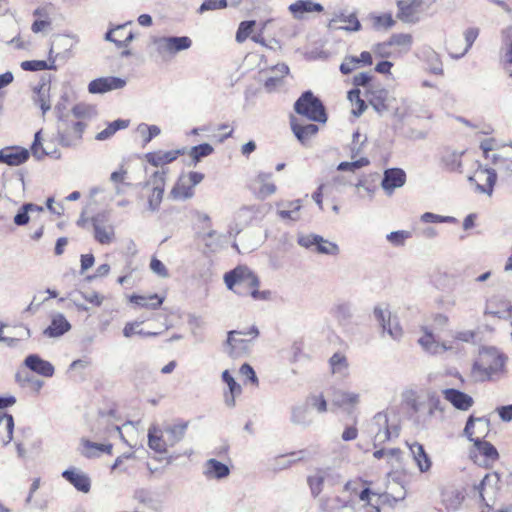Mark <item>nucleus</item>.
<instances>
[{
  "label": "nucleus",
  "instance_id": "1",
  "mask_svg": "<svg viewBox=\"0 0 512 512\" xmlns=\"http://www.w3.org/2000/svg\"><path fill=\"white\" fill-rule=\"evenodd\" d=\"M485 159L491 162L495 169L479 167L474 175L469 177V181L476 183L478 192L490 196L497 179L496 170L503 173L512 172V147L502 146L499 152H494Z\"/></svg>",
  "mask_w": 512,
  "mask_h": 512
},
{
  "label": "nucleus",
  "instance_id": "2",
  "mask_svg": "<svg viewBox=\"0 0 512 512\" xmlns=\"http://www.w3.org/2000/svg\"><path fill=\"white\" fill-rule=\"evenodd\" d=\"M224 282L229 290L239 296H251L257 301H268L272 296L269 290H258L259 278L246 266H238L225 273Z\"/></svg>",
  "mask_w": 512,
  "mask_h": 512
},
{
  "label": "nucleus",
  "instance_id": "3",
  "mask_svg": "<svg viewBox=\"0 0 512 512\" xmlns=\"http://www.w3.org/2000/svg\"><path fill=\"white\" fill-rule=\"evenodd\" d=\"M507 358L494 347H484L479 351L471 368V377L476 382L499 379L505 374Z\"/></svg>",
  "mask_w": 512,
  "mask_h": 512
},
{
  "label": "nucleus",
  "instance_id": "4",
  "mask_svg": "<svg viewBox=\"0 0 512 512\" xmlns=\"http://www.w3.org/2000/svg\"><path fill=\"white\" fill-rule=\"evenodd\" d=\"M297 117L308 121L325 123L327 115L322 102L311 91L304 92L294 104Z\"/></svg>",
  "mask_w": 512,
  "mask_h": 512
},
{
  "label": "nucleus",
  "instance_id": "5",
  "mask_svg": "<svg viewBox=\"0 0 512 512\" xmlns=\"http://www.w3.org/2000/svg\"><path fill=\"white\" fill-rule=\"evenodd\" d=\"M478 422L479 425L483 427V431L488 430L489 421L485 418H475L473 416H470L466 422V426L464 428V434L467 436V438L470 441L474 442L475 448L477 451L480 452L482 456L485 457L483 464H487V462L491 461L494 462L498 459L499 454L496 450V448L487 441H482L479 436L474 437L475 432L472 430L474 428V423Z\"/></svg>",
  "mask_w": 512,
  "mask_h": 512
},
{
  "label": "nucleus",
  "instance_id": "6",
  "mask_svg": "<svg viewBox=\"0 0 512 512\" xmlns=\"http://www.w3.org/2000/svg\"><path fill=\"white\" fill-rule=\"evenodd\" d=\"M153 43L159 56L171 58L179 52L190 49L193 42L188 36H162L155 38Z\"/></svg>",
  "mask_w": 512,
  "mask_h": 512
},
{
  "label": "nucleus",
  "instance_id": "7",
  "mask_svg": "<svg viewBox=\"0 0 512 512\" xmlns=\"http://www.w3.org/2000/svg\"><path fill=\"white\" fill-rule=\"evenodd\" d=\"M405 496L406 491L403 486L399 488L396 494L388 492L378 494L376 492H372V494H370L365 500L355 501L352 498L351 509L353 512H380V501H389L391 497L394 502H398L404 500Z\"/></svg>",
  "mask_w": 512,
  "mask_h": 512
},
{
  "label": "nucleus",
  "instance_id": "8",
  "mask_svg": "<svg viewBox=\"0 0 512 512\" xmlns=\"http://www.w3.org/2000/svg\"><path fill=\"white\" fill-rule=\"evenodd\" d=\"M297 243L306 249H310L318 254L337 256L340 253V248L337 243L323 238L318 234H303L299 235Z\"/></svg>",
  "mask_w": 512,
  "mask_h": 512
},
{
  "label": "nucleus",
  "instance_id": "9",
  "mask_svg": "<svg viewBox=\"0 0 512 512\" xmlns=\"http://www.w3.org/2000/svg\"><path fill=\"white\" fill-rule=\"evenodd\" d=\"M204 179L200 172H189L181 175L171 190V197L175 200H187L194 196V188Z\"/></svg>",
  "mask_w": 512,
  "mask_h": 512
},
{
  "label": "nucleus",
  "instance_id": "10",
  "mask_svg": "<svg viewBox=\"0 0 512 512\" xmlns=\"http://www.w3.org/2000/svg\"><path fill=\"white\" fill-rule=\"evenodd\" d=\"M370 432L374 434V446L384 444L392 437L399 435L397 426H390L388 423V416L386 413H377L370 424Z\"/></svg>",
  "mask_w": 512,
  "mask_h": 512
},
{
  "label": "nucleus",
  "instance_id": "11",
  "mask_svg": "<svg viewBox=\"0 0 512 512\" xmlns=\"http://www.w3.org/2000/svg\"><path fill=\"white\" fill-rule=\"evenodd\" d=\"M165 170H158L153 173L150 180L145 183V187L152 186V190L147 197V209L154 213L160 209L165 191Z\"/></svg>",
  "mask_w": 512,
  "mask_h": 512
},
{
  "label": "nucleus",
  "instance_id": "12",
  "mask_svg": "<svg viewBox=\"0 0 512 512\" xmlns=\"http://www.w3.org/2000/svg\"><path fill=\"white\" fill-rule=\"evenodd\" d=\"M94 238L102 245H109L115 240V227L110 223V217L107 212H100L91 219Z\"/></svg>",
  "mask_w": 512,
  "mask_h": 512
},
{
  "label": "nucleus",
  "instance_id": "13",
  "mask_svg": "<svg viewBox=\"0 0 512 512\" xmlns=\"http://www.w3.org/2000/svg\"><path fill=\"white\" fill-rule=\"evenodd\" d=\"M374 317L392 339L399 340L402 337V328L398 320L392 318L391 312L387 307L377 306L374 308Z\"/></svg>",
  "mask_w": 512,
  "mask_h": 512
},
{
  "label": "nucleus",
  "instance_id": "14",
  "mask_svg": "<svg viewBox=\"0 0 512 512\" xmlns=\"http://www.w3.org/2000/svg\"><path fill=\"white\" fill-rule=\"evenodd\" d=\"M250 189L259 199H266L273 195L277 187L272 181V174L260 172L251 180Z\"/></svg>",
  "mask_w": 512,
  "mask_h": 512
},
{
  "label": "nucleus",
  "instance_id": "15",
  "mask_svg": "<svg viewBox=\"0 0 512 512\" xmlns=\"http://www.w3.org/2000/svg\"><path fill=\"white\" fill-rule=\"evenodd\" d=\"M332 404L346 411H353L361 402V395L348 389H335L332 393Z\"/></svg>",
  "mask_w": 512,
  "mask_h": 512
},
{
  "label": "nucleus",
  "instance_id": "16",
  "mask_svg": "<svg viewBox=\"0 0 512 512\" xmlns=\"http://www.w3.org/2000/svg\"><path fill=\"white\" fill-rule=\"evenodd\" d=\"M126 80L120 77L107 76L92 80L88 84V91L91 94H103L113 90H119L126 86Z\"/></svg>",
  "mask_w": 512,
  "mask_h": 512
},
{
  "label": "nucleus",
  "instance_id": "17",
  "mask_svg": "<svg viewBox=\"0 0 512 512\" xmlns=\"http://www.w3.org/2000/svg\"><path fill=\"white\" fill-rule=\"evenodd\" d=\"M259 334L257 327L252 326L247 331H230L228 333L227 345L230 347V355L236 356L237 350L246 347L247 343L255 339Z\"/></svg>",
  "mask_w": 512,
  "mask_h": 512
},
{
  "label": "nucleus",
  "instance_id": "18",
  "mask_svg": "<svg viewBox=\"0 0 512 512\" xmlns=\"http://www.w3.org/2000/svg\"><path fill=\"white\" fill-rule=\"evenodd\" d=\"M443 398L456 410L468 411L474 405V399L469 394L455 388L441 390Z\"/></svg>",
  "mask_w": 512,
  "mask_h": 512
},
{
  "label": "nucleus",
  "instance_id": "19",
  "mask_svg": "<svg viewBox=\"0 0 512 512\" xmlns=\"http://www.w3.org/2000/svg\"><path fill=\"white\" fill-rule=\"evenodd\" d=\"M30 156L28 149L20 146H7L0 149V164L19 166L25 163Z\"/></svg>",
  "mask_w": 512,
  "mask_h": 512
},
{
  "label": "nucleus",
  "instance_id": "20",
  "mask_svg": "<svg viewBox=\"0 0 512 512\" xmlns=\"http://www.w3.org/2000/svg\"><path fill=\"white\" fill-rule=\"evenodd\" d=\"M328 28L331 30H345L348 32H356L361 29V24L354 13L346 14L343 12L336 13L330 19Z\"/></svg>",
  "mask_w": 512,
  "mask_h": 512
},
{
  "label": "nucleus",
  "instance_id": "21",
  "mask_svg": "<svg viewBox=\"0 0 512 512\" xmlns=\"http://www.w3.org/2000/svg\"><path fill=\"white\" fill-rule=\"evenodd\" d=\"M230 473V467L215 458L206 460L202 467V474L207 480L221 481L226 479Z\"/></svg>",
  "mask_w": 512,
  "mask_h": 512
},
{
  "label": "nucleus",
  "instance_id": "22",
  "mask_svg": "<svg viewBox=\"0 0 512 512\" xmlns=\"http://www.w3.org/2000/svg\"><path fill=\"white\" fill-rule=\"evenodd\" d=\"M290 125L294 135L302 144L307 143L319 130L316 124L305 123L304 119L297 116H291Z\"/></svg>",
  "mask_w": 512,
  "mask_h": 512
},
{
  "label": "nucleus",
  "instance_id": "23",
  "mask_svg": "<svg viewBox=\"0 0 512 512\" xmlns=\"http://www.w3.org/2000/svg\"><path fill=\"white\" fill-rule=\"evenodd\" d=\"M24 365L32 372L46 378H51L55 374L54 365L51 362L42 359L38 354H29L26 356L24 359Z\"/></svg>",
  "mask_w": 512,
  "mask_h": 512
},
{
  "label": "nucleus",
  "instance_id": "24",
  "mask_svg": "<svg viewBox=\"0 0 512 512\" xmlns=\"http://www.w3.org/2000/svg\"><path fill=\"white\" fill-rule=\"evenodd\" d=\"M307 456L308 453L306 450L278 455L270 461L269 468L274 472L282 471L290 468L293 464L306 459Z\"/></svg>",
  "mask_w": 512,
  "mask_h": 512
},
{
  "label": "nucleus",
  "instance_id": "25",
  "mask_svg": "<svg viewBox=\"0 0 512 512\" xmlns=\"http://www.w3.org/2000/svg\"><path fill=\"white\" fill-rule=\"evenodd\" d=\"M406 181V174L400 168H390L384 171L381 187L386 194L391 195L395 189L402 187Z\"/></svg>",
  "mask_w": 512,
  "mask_h": 512
},
{
  "label": "nucleus",
  "instance_id": "26",
  "mask_svg": "<svg viewBox=\"0 0 512 512\" xmlns=\"http://www.w3.org/2000/svg\"><path fill=\"white\" fill-rule=\"evenodd\" d=\"M85 129L83 122H74L71 126L67 127L63 131H59V143L64 147L77 146L81 139Z\"/></svg>",
  "mask_w": 512,
  "mask_h": 512
},
{
  "label": "nucleus",
  "instance_id": "27",
  "mask_svg": "<svg viewBox=\"0 0 512 512\" xmlns=\"http://www.w3.org/2000/svg\"><path fill=\"white\" fill-rule=\"evenodd\" d=\"M62 477L72 484L78 491L87 493L91 487L88 475L81 469L72 467L62 472Z\"/></svg>",
  "mask_w": 512,
  "mask_h": 512
},
{
  "label": "nucleus",
  "instance_id": "28",
  "mask_svg": "<svg viewBox=\"0 0 512 512\" xmlns=\"http://www.w3.org/2000/svg\"><path fill=\"white\" fill-rule=\"evenodd\" d=\"M398 17L404 22H415L422 11V0H398Z\"/></svg>",
  "mask_w": 512,
  "mask_h": 512
},
{
  "label": "nucleus",
  "instance_id": "29",
  "mask_svg": "<svg viewBox=\"0 0 512 512\" xmlns=\"http://www.w3.org/2000/svg\"><path fill=\"white\" fill-rule=\"evenodd\" d=\"M332 474L330 468H317L307 478V482L313 497H318L323 491L324 483Z\"/></svg>",
  "mask_w": 512,
  "mask_h": 512
},
{
  "label": "nucleus",
  "instance_id": "30",
  "mask_svg": "<svg viewBox=\"0 0 512 512\" xmlns=\"http://www.w3.org/2000/svg\"><path fill=\"white\" fill-rule=\"evenodd\" d=\"M71 329V324L62 313H56L51 317L50 325L43 331L48 338H58Z\"/></svg>",
  "mask_w": 512,
  "mask_h": 512
},
{
  "label": "nucleus",
  "instance_id": "31",
  "mask_svg": "<svg viewBox=\"0 0 512 512\" xmlns=\"http://www.w3.org/2000/svg\"><path fill=\"white\" fill-rule=\"evenodd\" d=\"M184 149H176L170 151L149 152L145 155L148 163L155 167H162L175 161L180 155L184 154Z\"/></svg>",
  "mask_w": 512,
  "mask_h": 512
},
{
  "label": "nucleus",
  "instance_id": "32",
  "mask_svg": "<svg viewBox=\"0 0 512 512\" xmlns=\"http://www.w3.org/2000/svg\"><path fill=\"white\" fill-rule=\"evenodd\" d=\"M410 454L421 473H426L430 470L432 462L423 445L418 442L407 443Z\"/></svg>",
  "mask_w": 512,
  "mask_h": 512
},
{
  "label": "nucleus",
  "instance_id": "33",
  "mask_svg": "<svg viewBox=\"0 0 512 512\" xmlns=\"http://www.w3.org/2000/svg\"><path fill=\"white\" fill-rule=\"evenodd\" d=\"M188 426V421L179 420L172 424H168L163 428L167 443L170 447L175 446L185 437Z\"/></svg>",
  "mask_w": 512,
  "mask_h": 512
},
{
  "label": "nucleus",
  "instance_id": "34",
  "mask_svg": "<svg viewBox=\"0 0 512 512\" xmlns=\"http://www.w3.org/2000/svg\"><path fill=\"white\" fill-rule=\"evenodd\" d=\"M344 491L349 493L348 499H354L355 501L365 500L372 490L368 484L360 478L348 481L344 486Z\"/></svg>",
  "mask_w": 512,
  "mask_h": 512
},
{
  "label": "nucleus",
  "instance_id": "35",
  "mask_svg": "<svg viewBox=\"0 0 512 512\" xmlns=\"http://www.w3.org/2000/svg\"><path fill=\"white\" fill-rule=\"evenodd\" d=\"M344 491L349 493L348 499H354L355 501L365 500L372 490L368 484L360 478L348 481L344 486Z\"/></svg>",
  "mask_w": 512,
  "mask_h": 512
},
{
  "label": "nucleus",
  "instance_id": "36",
  "mask_svg": "<svg viewBox=\"0 0 512 512\" xmlns=\"http://www.w3.org/2000/svg\"><path fill=\"white\" fill-rule=\"evenodd\" d=\"M222 381L227 385L228 391L224 392V403L227 407L233 408L236 404V397L242 392L241 386L235 381L229 370L222 372Z\"/></svg>",
  "mask_w": 512,
  "mask_h": 512
},
{
  "label": "nucleus",
  "instance_id": "37",
  "mask_svg": "<svg viewBox=\"0 0 512 512\" xmlns=\"http://www.w3.org/2000/svg\"><path fill=\"white\" fill-rule=\"evenodd\" d=\"M288 10L295 19H302L305 13H320L324 10V7L320 3L311 0H297L289 5Z\"/></svg>",
  "mask_w": 512,
  "mask_h": 512
},
{
  "label": "nucleus",
  "instance_id": "38",
  "mask_svg": "<svg viewBox=\"0 0 512 512\" xmlns=\"http://www.w3.org/2000/svg\"><path fill=\"white\" fill-rule=\"evenodd\" d=\"M148 446L155 452L166 453L170 445L167 443L163 429L151 426L148 429Z\"/></svg>",
  "mask_w": 512,
  "mask_h": 512
},
{
  "label": "nucleus",
  "instance_id": "39",
  "mask_svg": "<svg viewBox=\"0 0 512 512\" xmlns=\"http://www.w3.org/2000/svg\"><path fill=\"white\" fill-rule=\"evenodd\" d=\"M418 344L421 346L423 351L430 355L442 354L443 348H445L442 343L436 340L432 331L427 327L423 328V335L418 339Z\"/></svg>",
  "mask_w": 512,
  "mask_h": 512
},
{
  "label": "nucleus",
  "instance_id": "40",
  "mask_svg": "<svg viewBox=\"0 0 512 512\" xmlns=\"http://www.w3.org/2000/svg\"><path fill=\"white\" fill-rule=\"evenodd\" d=\"M498 481V474H486L482 481L477 486H475V489L477 490L479 497L486 505H489L486 497L488 496L490 499L492 498V496L495 493V487Z\"/></svg>",
  "mask_w": 512,
  "mask_h": 512
},
{
  "label": "nucleus",
  "instance_id": "41",
  "mask_svg": "<svg viewBox=\"0 0 512 512\" xmlns=\"http://www.w3.org/2000/svg\"><path fill=\"white\" fill-rule=\"evenodd\" d=\"M330 372L340 378H346L349 375V362L347 357L341 353L336 352L329 358Z\"/></svg>",
  "mask_w": 512,
  "mask_h": 512
},
{
  "label": "nucleus",
  "instance_id": "42",
  "mask_svg": "<svg viewBox=\"0 0 512 512\" xmlns=\"http://www.w3.org/2000/svg\"><path fill=\"white\" fill-rule=\"evenodd\" d=\"M112 444L91 442L87 439L81 440V454L88 458L99 457L102 454H111Z\"/></svg>",
  "mask_w": 512,
  "mask_h": 512
},
{
  "label": "nucleus",
  "instance_id": "43",
  "mask_svg": "<svg viewBox=\"0 0 512 512\" xmlns=\"http://www.w3.org/2000/svg\"><path fill=\"white\" fill-rule=\"evenodd\" d=\"M33 102L38 105L42 114H46L51 109L50 103V85L42 83L33 89Z\"/></svg>",
  "mask_w": 512,
  "mask_h": 512
},
{
  "label": "nucleus",
  "instance_id": "44",
  "mask_svg": "<svg viewBox=\"0 0 512 512\" xmlns=\"http://www.w3.org/2000/svg\"><path fill=\"white\" fill-rule=\"evenodd\" d=\"M352 499H344L340 496L324 497L319 500L322 512H339L343 509H351Z\"/></svg>",
  "mask_w": 512,
  "mask_h": 512
},
{
  "label": "nucleus",
  "instance_id": "45",
  "mask_svg": "<svg viewBox=\"0 0 512 512\" xmlns=\"http://www.w3.org/2000/svg\"><path fill=\"white\" fill-rule=\"evenodd\" d=\"M272 73L273 75L268 77L264 83L268 92H273L282 85L284 76L289 73V67L284 63L277 64L272 68Z\"/></svg>",
  "mask_w": 512,
  "mask_h": 512
},
{
  "label": "nucleus",
  "instance_id": "46",
  "mask_svg": "<svg viewBox=\"0 0 512 512\" xmlns=\"http://www.w3.org/2000/svg\"><path fill=\"white\" fill-rule=\"evenodd\" d=\"M14 419L11 414L0 413V443L3 446L8 445L13 440Z\"/></svg>",
  "mask_w": 512,
  "mask_h": 512
},
{
  "label": "nucleus",
  "instance_id": "47",
  "mask_svg": "<svg viewBox=\"0 0 512 512\" xmlns=\"http://www.w3.org/2000/svg\"><path fill=\"white\" fill-rule=\"evenodd\" d=\"M281 205L283 208L277 211V214L281 219L290 220L292 222L300 219V210L302 208V202L300 199L289 201Z\"/></svg>",
  "mask_w": 512,
  "mask_h": 512
},
{
  "label": "nucleus",
  "instance_id": "48",
  "mask_svg": "<svg viewBox=\"0 0 512 512\" xmlns=\"http://www.w3.org/2000/svg\"><path fill=\"white\" fill-rule=\"evenodd\" d=\"M34 16L37 17L31 26L34 33L46 32L51 28V20L46 8H37L34 11Z\"/></svg>",
  "mask_w": 512,
  "mask_h": 512
},
{
  "label": "nucleus",
  "instance_id": "49",
  "mask_svg": "<svg viewBox=\"0 0 512 512\" xmlns=\"http://www.w3.org/2000/svg\"><path fill=\"white\" fill-rule=\"evenodd\" d=\"M164 301V297L159 296L158 294H152L149 296H141V295H132L130 297V302L144 308L148 309H157L159 308Z\"/></svg>",
  "mask_w": 512,
  "mask_h": 512
},
{
  "label": "nucleus",
  "instance_id": "50",
  "mask_svg": "<svg viewBox=\"0 0 512 512\" xmlns=\"http://www.w3.org/2000/svg\"><path fill=\"white\" fill-rule=\"evenodd\" d=\"M214 152V148L209 143H202L193 146L188 151V155L191 159L190 165L196 166L202 158L208 157Z\"/></svg>",
  "mask_w": 512,
  "mask_h": 512
},
{
  "label": "nucleus",
  "instance_id": "51",
  "mask_svg": "<svg viewBox=\"0 0 512 512\" xmlns=\"http://www.w3.org/2000/svg\"><path fill=\"white\" fill-rule=\"evenodd\" d=\"M127 25H128V23L121 24V25H118L115 28L107 31V33L105 34V37H104L105 40L115 43V45L119 48L127 46L134 39V34L131 31L127 32V35L124 40H120V39L116 38L114 35V34H117L119 32L126 30Z\"/></svg>",
  "mask_w": 512,
  "mask_h": 512
},
{
  "label": "nucleus",
  "instance_id": "52",
  "mask_svg": "<svg viewBox=\"0 0 512 512\" xmlns=\"http://www.w3.org/2000/svg\"><path fill=\"white\" fill-rule=\"evenodd\" d=\"M389 42L392 46H395L398 48V52L401 54H405L410 51L413 38L411 34L408 33H399V34H393L389 38Z\"/></svg>",
  "mask_w": 512,
  "mask_h": 512
},
{
  "label": "nucleus",
  "instance_id": "53",
  "mask_svg": "<svg viewBox=\"0 0 512 512\" xmlns=\"http://www.w3.org/2000/svg\"><path fill=\"white\" fill-rule=\"evenodd\" d=\"M40 134L41 131L35 133L34 142L31 146L32 155L36 159H42L46 155L58 159L60 157V153L56 149L47 150L45 147H43L40 139Z\"/></svg>",
  "mask_w": 512,
  "mask_h": 512
},
{
  "label": "nucleus",
  "instance_id": "54",
  "mask_svg": "<svg viewBox=\"0 0 512 512\" xmlns=\"http://www.w3.org/2000/svg\"><path fill=\"white\" fill-rule=\"evenodd\" d=\"M129 125L128 120L118 119L108 124V126L96 135V140L104 141L111 138L118 130L125 129Z\"/></svg>",
  "mask_w": 512,
  "mask_h": 512
},
{
  "label": "nucleus",
  "instance_id": "55",
  "mask_svg": "<svg viewBox=\"0 0 512 512\" xmlns=\"http://www.w3.org/2000/svg\"><path fill=\"white\" fill-rule=\"evenodd\" d=\"M389 94L385 89H380L373 94V97L370 99L371 105L378 113H383L387 111L390 107Z\"/></svg>",
  "mask_w": 512,
  "mask_h": 512
},
{
  "label": "nucleus",
  "instance_id": "56",
  "mask_svg": "<svg viewBox=\"0 0 512 512\" xmlns=\"http://www.w3.org/2000/svg\"><path fill=\"white\" fill-rule=\"evenodd\" d=\"M142 322L134 321V322H128L125 324L123 328V335L126 338H131L134 335H139L143 337H151V336H157V332H146L143 329L140 328Z\"/></svg>",
  "mask_w": 512,
  "mask_h": 512
},
{
  "label": "nucleus",
  "instance_id": "57",
  "mask_svg": "<svg viewBox=\"0 0 512 512\" xmlns=\"http://www.w3.org/2000/svg\"><path fill=\"white\" fill-rule=\"evenodd\" d=\"M137 133L141 136L143 144L146 145L161 133V129L157 125L141 123L137 127Z\"/></svg>",
  "mask_w": 512,
  "mask_h": 512
},
{
  "label": "nucleus",
  "instance_id": "58",
  "mask_svg": "<svg viewBox=\"0 0 512 512\" xmlns=\"http://www.w3.org/2000/svg\"><path fill=\"white\" fill-rule=\"evenodd\" d=\"M479 33H480V29L478 27L467 28L463 33L466 46L460 54H457L454 57L460 58V57L464 56L470 50L473 43L476 41L477 37L479 36Z\"/></svg>",
  "mask_w": 512,
  "mask_h": 512
},
{
  "label": "nucleus",
  "instance_id": "59",
  "mask_svg": "<svg viewBox=\"0 0 512 512\" xmlns=\"http://www.w3.org/2000/svg\"><path fill=\"white\" fill-rule=\"evenodd\" d=\"M256 22L254 20L242 21L237 29L235 39L238 43L245 42L251 35Z\"/></svg>",
  "mask_w": 512,
  "mask_h": 512
},
{
  "label": "nucleus",
  "instance_id": "60",
  "mask_svg": "<svg viewBox=\"0 0 512 512\" xmlns=\"http://www.w3.org/2000/svg\"><path fill=\"white\" fill-rule=\"evenodd\" d=\"M291 420L295 424L308 425L311 422L308 417V407L304 405L294 407L292 410Z\"/></svg>",
  "mask_w": 512,
  "mask_h": 512
},
{
  "label": "nucleus",
  "instance_id": "61",
  "mask_svg": "<svg viewBox=\"0 0 512 512\" xmlns=\"http://www.w3.org/2000/svg\"><path fill=\"white\" fill-rule=\"evenodd\" d=\"M21 68L25 71H41L47 69H55L54 61L48 64L44 60H28L21 63Z\"/></svg>",
  "mask_w": 512,
  "mask_h": 512
},
{
  "label": "nucleus",
  "instance_id": "62",
  "mask_svg": "<svg viewBox=\"0 0 512 512\" xmlns=\"http://www.w3.org/2000/svg\"><path fill=\"white\" fill-rule=\"evenodd\" d=\"M442 501L447 510L456 511L461 505L462 498L457 492H449L443 495Z\"/></svg>",
  "mask_w": 512,
  "mask_h": 512
},
{
  "label": "nucleus",
  "instance_id": "63",
  "mask_svg": "<svg viewBox=\"0 0 512 512\" xmlns=\"http://www.w3.org/2000/svg\"><path fill=\"white\" fill-rule=\"evenodd\" d=\"M421 221L424 223H456L457 220L452 216H442L432 212H425L421 215Z\"/></svg>",
  "mask_w": 512,
  "mask_h": 512
},
{
  "label": "nucleus",
  "instance_id": "64",
  "mask_svg": "<svg viewBox=\"0 0 512 512\" xmlns=\"http://www.w3.org/2000/svg\"><path fill=\"white\" fill-rule=\"evenodd\" d=\"M410 236H411L410 232L405 231V230H399V231L390 232L386 236V238L394 246H402V245H404L406 239H408Z\"/></svg>",
  "mask_w": 512,
  "mask_h": 512
}]
</instances>
